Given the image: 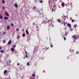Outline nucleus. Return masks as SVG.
Segmentation results:
<instances>
[{
	"label": "nucleus",
	"mask_w": 79,
	"mask_h": 79,
	"mask_svg": "<svg viewBox=\"0 0 79 79\" xmlns=\"http://www.w3.org/2000/svg\"><path fill=\"white\" fill-rule=\"evenodd\" d=\"M45 20H44L42 23L43 24V23L44 24H46V23H47V21L48 19H47V18H45Z\"/></svg>",
	"instance_id": "1"
},
{
	"label": "nucleus",
	"mask_w": 79,
	"mask_h": 79,
	"mask_svg": "<svg viewBox=\"0 0 79 79\" xmlns=\"http://www.w3.org/2000/svg\"><path fill=\"white\" fill-rule=\"evenodd\" d=\"M56 5H55L53 6V8L52 10V11H55V10H56Z\"/></svg>",
	"instance_id": "2"
},
{
	"label": "nucleus",
	"mask_w": 79,
	"mask_h": 79,
	"mask_svg": "<svg viewBox=\"0 0 79 79\" xmlns=\"http://www.w3.org/2000/svg\"><path fill=\"white\" fill-rule=\"evenodd\" d=\"M67 26L68 27H69V28H70V29H71V24H70L69 23H68L67 24Z\"/></svg>",
	"instance_id": "3"
},
{
	"label": "nucleus",
	"mask_w": 79,
	"mask_h": 79,
	"mask_svg": "<svg viewBox=\"0 0 79 79\" xmlns=\"http://www.w3.org/2000/svg\"><path fill=\"white\" fill-rule=\"evenodd\" d=\"M5 15L6 16H9V14L8 13H7L6 11H5Z\"/></svg>",
	"instance_id": "4"
},
{
	"label": "nucleus",
	"mask_w": 79,
	"mask_h": 79,
	"mask_svg": "<svg viewBox=\"0 0 79 79\" xmlns=\"http://www.w3.org/2000/svg\"><path fill=\"white\" fill-rule=\"evenodd\" d=\"M72 37L75 40H77V38H76V36L73 35L72 36Z\"/></svg>",
	"instance_id": "5"
},
{
	"label": "nucleus",
	"mask_w": 79,
	"mask_h": 79,
	"mask_svg": "<svg viewBox=\"0 0 79 79\" xmlns=\"http://www.w3.org/2000/svg\"><path fill=\"white\" fill-rule=\"evenodd\" d=\"M11 44V40H10L8 43L7 44L8 45H10V44Z\"/></svg>",
	"instance_id": "6"
},
{
	"label": "nucleus",
	"mask_w": 79,
	"mask_h": 79,
	"mask_svg": "<svg viewBox=\"0 0 79 79\" xmlns=\"http://www.w3.org/2000/svg\"><path fill=\"white\" fill-rule=\"evenodd\" d=\"M4 20H6V19H8V18L6 16L4 18Z\"/></svg>",
	"instance_id": "7"
},
{
	"label": "nucleus",
	"mask_w": 79,
	"mask_h": 79,
	"mask_svg": "<svg viewBox=\"0 0 79 79\" xmlns=\"http://www.w3.org/2000/svg\"><path fill=\"white\" fill-rule=\"evenodd\" d=\"M11 50L12 52H14V51H15V48H11Z\"/></svg>",
	"instance_id": "8"
},
{
	"label": "nucleus",
	"mask_w": 79,
	"mask_h": 79,
	"mask_svg": "<svg viewBox=\"0 0 79 79\" xmlns=\"http://www.w3.org/2000/svg\"><path fill=\"white\" fill-rule=\"evenodd\" d=\"M26 32L27 34V35H28V34H29V31H27V30H26Z\"/></svg>",
	"instance_id": "9"
},
{
	"label": "nucleus",
	"mask_w": 79,
	"mask_h": 79,
	"mask_svg": "<svg viewBox=\"0 0 79 79\" xmlns=\"http://www.w3.org/2000/svg\"><path fill=\"white\" fill-rule=\"evenodd\" d=\"M50 2H51L52 3H53V2H54V1H53V0H51Z\"/></svg>",
	"instance_id": "10"
},
{
	"label": "nucleus",
	"mask_w": 79,
	"mask_h": 79,
	"mask_svg": "<svg viewBox=\"0 0 79 79\" xmlns=\"http://www.w3.org/2000/svg\"><path fill=\"white\" fill-rule=\"evenodd\" d=\"M53 18H52L50 19V21L51 22V23L53 22Z\"/></svg>",
	"instance_id": "11"
},
{
	"label": "nucleus",
	"mask_w": 79,
	"mask_h": 79,
	"mask_svg": "<svg viewBox=\"0 0 79 79\" xmlns=\"http://www.w3.org/2000/svg\"><path fill=\"white\" fill-rule=\"evenodd\" d=\"M10 26H7V29H10Z\"/></svg>",
	"instance_id": "12"
},
{
	"label": "nucleus",
	"mask_w": 79,
	"mask_h": 79,
	"mask_svg": "<svg viewBox=\"0 0 79 79\" xmlns=\"http://www.w3.org/2000/svg\"><path fill=\"white\" fill-rule=\"evenodd\" d=\"M2 42H3V43H4V44H5V43H6V40H4L2 41Z\"/></svg>",
	"instance_id": "13"
},
{
	"label": "nucleus",
	"mask_w": 79,
	"mask_h": 79,
	"mask_svg": "<svg viewBox=\"0 0 79 79\" xmlns=\"http://www.w3.org/2000/svg\"><path fill=\"white\" fill-rule=\"evenodd\" d=\"M15 6L16 8H18V5L17 4H15L14 5Z\"/></svg>",
	"instance_id": "14"
},
{
	"label": "nucleus",
	"mask_w": 79,
	"mask_h": 79,
	"mask_svg": "<svg viewBox=\"0 0 79 79\" xmlns=\"http://www.w3.org/2000/svg\"><path fill=\"white\" fill-rule=\"evenodd\" d=\"M58 21L59 23H61V20H60V19H58Z\"/></svg>",
	"instance_id": "15"
},
{
	"label": "nucleus",
	"mask_w": 79,
	"mask_h": 79,
	"mask_svg": "<svg viewBox=\"0 0 79 79\" xmlns=\"http://www.w3.org/2000/svg\"><path fill=\"white\" fill-rule=\"evenodd\" d=\"M6 72H7V70H5L4 71V74H6Z\"/></svg>",
	"instance_id": "16"
},
{
	"label": "nucleus",
	"mask_w": 79,
	"mask_h": 79,
	"mask_svg": "<svg viewBox=\"0 0 79 79\" xmlns=\"http://www.w3.org/2000/svg\"><path fill=\"white\" fill-rule=\"evenodd\" d=\"M25 35H26V34H25L23 33L22 34V36L24 37H25Z\"/></svg>",
	"instance_id": "17"
},
{
	"label": "nucleus",
	"mask_w": 79,
	"mask_h": 79,
	"mask_svg": "<svg viewBox=\"0 0 79 79\" xmlns=\"http://www.w3.org/2000/svg\"><path fill=\"white\" fill-rule=\"evenodd\" d=\"M0 18L1 19H3V17L1 15H0Z\"/></svg>",
	"instance_id": "18"
},
{
	"label": "nucleus",
	"mask_w": 79,
	"mask_h": 79,
	"mask_svg": "<svg viewBox=\"0 0 79 79\" xmlns=\"http://www.w3.org/2000/svg\"><path fill=\"white\" fill-rule=\"evenodd\" d=\"M17 39H19V38H20V36H17Z\"/></svg>",
	"instance_id": "19"
},
{
	"label": "nucleus",
	"mask_w": 79,
	"mask_h": 79,
	"mask_svg": "<svg viewBox=\"0 0 79 79\" xmlns=\"http://www.w3.org/2000/svg\"><path fill=\"white\" fill-rule=\"evenodd\" d=\"M6 34V32L5 31H4L3 33V35H5Z\"/></svg>",
	"instance_id": "20"
},
{
	"label": "nucleus",
	"mask_w": 79,
	"mask_h": 79,
	"mask_svg": "<svg viewBox=\"0 0 79 79\" xmlns=\"http://www.w3.org/2000/svg\"><path fill=\"white\" fill-rule=\"evenodd\" d=\"M62 6H64V3H62Z\"/></svg>",
	"instance_id": "21"
},
{
	"label": "nucleus",
	"mask_w": 79,
	"mask_h": 79,
	"mask_svg": "<svg viewBox=\"0 0 79 79\" xmlns=\"http://www.w3.org/2000/svg\"><path fill=\"white\" fill-rule=\"evenodd\" d=\"M5 6H2V9H3V10H4L5 9Z\"/></svg>",
	"instance_id": "22"
},
{
	"label": "nucleus",
	"mask_w": 79,
	"mask_h": 79,
	"mask_svg": "<svg viewBox=\"0 0 79 79\" xmlns=\"http://www.w3.org/2000/svg\"><path fill=\"white\" fill-rule=\"evenodd\" d=\"M76 26H77V25H75V26L74 27H75V29H76Z\"/></svg>",
	"instance_id": "23"
},
{
	"label": "nucleus",
	"mask_w": 79,
	"mask_h": 79,
	"mask_svg": "<svg viewBox=\"0 0 79 79\" xmlns=\"http://www.w3.org/2000/svg\"><path fill=\"white\" fill-rule=\"evenodd\" d=\"M35 74H33L32 75V77H35Z\"/></svg>",
	"instance_id": "24"
},
{
	"label": "nucleus",
	"mask_w": 79,
	"mask_h": 79,
	"mask_svg": "<svg viewBox=\"0 0 79 79\" xmlns=\"http://www.w3.org/2000/svg\"><path fill=\"white\" fill-rule=\"evenodd\" d=\"M50 47H51V48H52L53 47V45L52 44H51V45H50Z\"/></svg>",
	"instance_id": "25"
},
{
	"label": "nucleus",
	"mask_w": 79,
	"mask_h": 79,
	"mask_svg": "<svg viewBox=\"0 0 79 79\" xmlns=\"http://www.w3.org/2000/svg\"><path fill=\"white\" fill-rule=\"evenodd\" d=\"M27 66H29V62H27Z\"/></svg>",
	"instance_id": "26"
},
{
	"label": "nucleus",
	"mask_w": 79,
	"mask_h": 79,
	"mask_svg": "<svg viewBox=\"0 0 79 79\" xmlns=\"http://www.w3.org/2000/svg\"><path fill=\"white\" fill-rule=\"evenodd\" d=\"M13 48H15V47H16V45H14L13 46Z\"/></svg>",
	"instance_id": "27"
},
{
	"label": "nucleus",
	"mask_w": 79,
	"mask_h": 79,
	"mask_svg": "<svg viewBox=\"0 0 79 79\" xmlns=\"http://www.w3.org/2000/svg\"><path fill=\"white\" fill-rule=\"evenodd\" d=\"M79 54V52H76V54Z\"/></svg>",
	"instance_id": "28"
},
{
	"label": "nucleus",
	"mask_w": 79,
	"mask_h": 79,
	"mask_svg": "<svg viewBox=\"0 0 79 79\" xmlns=\"http://www.w3.org/2000/svg\"><path fill=\"white\" fill-rule=\"evenodd\" d=\"M79 36H76L77 39H78V38H79Z\"/></svg>",
	"instance_id": "29"
},
{
	"label": "nucleus",
	"mask_w": 79,
	"mask_h": 79,
	"mask_svg": "<svg viewBox=\"0 0 79 79\" xmlns=\"http://www.w3.org/2000/svg\"><path fill=\"white\" fill-rule=\"evenodd\" d=\"M2 3H5V1H4V0H2Z\"/></svg>",
	"instance_id": "30"
},
{
	"label": "nucleus",
	"mask_w": 79,
	"mask_h": 79,
	"mask_svg": "<svg viewBox=\"0 0 79 79\" xmlns=\"http://www.w3.org/2000/svg\"><path fill=\"white\" fill-rule=\"evenodd\" d=\"M1 53L3 52H4V51H3L2 50H1Z\"/></svg>",
	"instance_id": "31"
},
{
	"label": "nucleus",
	"mask_w": 79,
	"mask_h": 79,
	"mask_svg": "<svg viewBox=\"0 0 79 79\" xmlns=\"http://www.w3.org/2000/svg\"><path fill=\"white\" fill-rule=\"evenodd\" d=\"M25 57H26V58H28V56H27V55H26L25 56Z\"/></svg>",
	"instance_id": "32"
},
{
	"label": "nucleus",
	"mask_w": 79,
	"mask_h": 79,
	"mask_svg": "<svg viewBox=\"0 0 79 79\" xmlns=\"http://www.w3.org/2000/svg\"><path fill=\"white\" fill-rule=\"evenodd\" d=\"M43 2V1L42 0H41L40 1V3H42Z\"/></svg>",
	"instance_id": "33"
},
{
	"label": "nucleus",
	"mask_w": 79,
	"mask_h": 79,
	"mask_svg": "<svg viewBox=\"0 0 79 79\" xmlns=\"http://www.w3.org/2000/svg\"><path fill=\"white\" fill-rule=\"evenodd\" d=\"M41 16H42V17H41ZM40 16H41V18H42V17H44V16H43V15L42 14H41V15H40Z\"/></svg>",
	"instance_id": "34"
},
{
	"label": "nucleus",
	"mask_w": 79,
	"mask_h": 79,
	"mask_svg": "<svg viewBox=\"0 0 79 79\" xmlns=\"http://www.w3.org/2000/svg\"><path fill=\"white\" fill-rule=\"evenodd\" d=\"M11 25L12 26H13V23H11Z\"/></svg>",
	"instance_id": "35"
},
{
	"label": "nucleus",
	"mask_w": 79,
	"mask_h": 79,
	"mask_svg": "<svg viewBox=\"0 0 79 79\" xmlns=\"http://www.w3.org/2000/svg\"><path fill=\"white\" fill-rule=\"evenodd\" d=\"M16 31H19V29L17 28L16 29Z\"/></svg>",
	"instance_id": "36"
},
{
	"label": "nucleus",
	"mask_w": 79,
	"mask_h": 79,
	"mask_svg": "<svg viewBox=\"0 0 79 79\" xmlns=\"http://www.w3.org/2000/svg\"><path fill=\"white\" fill-rule=\"evenodd\" d=\"M25 53L27 55V52H25Z\"/></svg>",
	"instance_id": "37"
},
{
	"label": "nucleus",
	"mask_w": 79,
	"mask_h": 79,
	"mask_svg": "<svg viewBox=\"0 0 79 79\" xmlns=\"http://www.w3.org/2000/svg\"><path fill=\"white\" fill-rule=\"evenodd\" d=\"M66 35H67V33H65V34L64 36H66Z\"/></svg>",
	"instance_id": "38"
},
{
	"label": "nucleus",
	"mask_w": 79,
	"mask_h": 79,
	"mask_svg": "<svg viewBox=\"0 0 79 79\" xmlns=\"http://www.w3.org/2000/svg\"><path fill=\"white\" fill-rule=\"evenodd\" d=\"M17 66H19V63H17Z\"/></svg>",
	"instance_id": "39"
},
{
	"label": "nucleus",
	"mask_w": 79,
	"mask_h": 79,
	"mask_svg": "<svg viewBox=\"0 0 79 79\" xmlns=\"http://www.w3.org/2000/svg\"><path fill=\"white\" fill-rule=\"evenodd\" d=\"M36 28L37 29H38V28H39V27L37 26H36Z\"/></svg>",
	"instance_id": "40"
},
{
	"label": "nucleus",
	"mask_w": 79,
	"mask_h": 79,
	"mask_svg": "<svg viewBox=\"0 0 79 79\" xmlns=\"http://www.w3.org/2000/svg\"><path fill=\"white\" fill-rule=\"evenodd\" d=\"M67 28L66 27H65L64 29H65V30H66Z\"/></svg>",
	"instance_id": "41"
},
{
	"label": "nucleus",
	"mask_w": 79,
	"mask_h": 79,
	"mask_svg": "<svg viewBox=\"0 0 79 79\" xmlns=\"http://www.w3.org/2000/svg\"><path fill=\"white\" fill-rule=\"evenodd\" d=\"M72 23H73V22H74V20L72 19Z\"/></svg>",
	"instance_id": "42"
},
{
	"label": "nucleus",
	"mask_w": 79,
	"mask_h": 79,
	"mask_svg": "<svg viewBox=\"0 0 79 79\" xmlns=\"http://www.w3.org/2000/svg\"><path fill=\"white\" fill-rule=\"evenodd\" d=\"M64 40H66V37H64Z\"/></svg>",
	"instance_id": "43"
},
{
	"label": "nucleus",
	"mask_w": 79,
	"mask_h": 79,
	"mask_svg": "<svg viewBox=\"0 0 79 79\" xmlns=\"http://www.w3.org/2000/svg\"><path fill=\"white\" fill-rule=\"evenodd\" d=\"M34 9H35V8H36V7H34V8H33Z\"/></svg>",
	"instance_id": "44"
},
{
	"label": "nucleus",
	"mask_w": 79,
	"mask_h": 79,
	"mask_svg": "<svg viewBox=\"0 0 79 79\" xmlns=\"http://www.w3.org/2000/svg\"><path fill=\"white\" fill-rule=\"evenodd\" d=\"M64 26H66V23H64Z\"/></svg>",
	"instance_id": "45"
},
{
	"label": "nucleus",
	"mask_w": 79,
	"mask_h": 79,
	"mask_svg": "<svg viewBox=\"0 0 79 79\" xmlns=\"http://www.w3.org/2000/svg\"><path fill=\"white\" fill-rule=\"evenodd\" d=\"M69 51L70 52H71V49H69Z\"/></svg>",
	"instance_id": "46"
},
{
	"label": "nucleus",
	"mask_w": 79,
	"mask_h": 79,
	"mask_svg": "<svg viewBox=\"0 0 79 79\" xmlns=\"http://www.w3.org/2000/svg\"><path fill=\"white\" fill-rule=\"evenodd\" d=\"M66 33L67 34H68V33H69V31L67 32Z\"/></svg>",
	"instance_id": "47"
},
{
	"label": "nucleus",
	"mask_w": 79,
	"mask_h": 79,
	"mask_svg": "<svg viewBox=\"0 0 79 79\" xmlns=\"http://www.w3.org/2000/svg\"><path fill=\"white\" fill-rule=\"evenodd\" d=\"M11 79V78H10V77L9 78H7V79Z\"/></svg>",
	"instance_id": "48"
},
{
	"label": "nucleus",
	"mask_w": 79,
	"mask_h": 79,
	"mask_svg": "<svg viewBox=\"0 0 79 79\" xmlns=\"http://www.w3.org/2000/svg\"><path fill=\"white\" fill-rule=\"evenodd\" d=\"M64 18H66V16H64Z\"/></svg>",
	"instance_id": "49"
},
{
	"label": "nucleus",
	"mask_w": 79,
	"mask_h": 79,
	"mask_svg": "<svg viewBox=\"0 0 79 79\" xmlns=\"http://www.w3.org/2000/svg\"><path fill=\"white\" fill-rule=\"evenodd\" d=\"M2 48L1 47H0V50H1V49H2Z\"/></svg>",
	"instance_id": "50"
},
{
	"label": "nucleus",
	"mask_w": 79,
	"mask_h": 79,
	"mask_svg": "<svg viewBox=\"0 0 79 79\" xmlns=\"http://www.w3.org/2000/svg\"><path fill=\"white\" fill-rule=\"evenodd\" d=\"M69 57L68 56V57H67V59H69Z\"/></svg>",
	"instance_id": "51"
},
{
	"label": "nucleus",
	"mask_w": 79,
	"mask_h": 79,
	"mask_svg": "<svg viewBox=\"0 0 79 79\" xmlns=\"http://www.w3.org/2000/svg\"><path fill=\"white\" fill-rule=\"evenodd\" d=\"M35 24V23H33V25H34Z\"/></svg>",
	"instance_id": "52"
},
{
	"label": "nucleus",
	"mask_w": 79,
	"mask_h": 79,
	"mask_svg": "<svg viewBox=\"0 0 79 79\" xmlns=\"http://www.w3.org/2000/svg\"><path fill=\"white\" fill-rule=\"evenodd\" d=\"M9 63H11V60H10L9 61Z\"/></svg>",
	"instance_id": "53"
},
{
	"label": "nucleus",
	"mask_w": 79,
	"mask_h": 79,
	"mask_svg": "<svg viewBox=\"0 0 79 79\" xmlns=\"http://www.w3.org/2000/svg\"><path fill=\"white\" fill-rule=\"evenodd\" d=\"M22 31H24V29H23Z\"/></svg>",
	"instance_id": "54"
},
{
	"label": "nucleus",
	"mask_w": 79,
	"mask_h": 79,
	"mask_svg": "<svg viewBox=\"0 0 79 79\" xmlns=\"http://www.w3.org/2000/svg\"><path fill=\"white\" fill-rule=\"evenodd\" d=\"M23 58H24V59H25V57H23Z\"/></svg>",
	"instance_id": "55"
},
{
	"label": "nucleus",
	"mask_w": 79,
	"mask_h": 79,
	"mask_svg": "<svg viewBox=\"0 0 79 79\" xmlns=\"http://www.w3.org/2000/svg\"><path fill=\"white\" fill-rule=\"evenodd\" d=\"M65 23V24H67V22Z\"/></svg>",
	"instance_id": "56"
},
{
	"label": "nucleus",
	"mask_w": 79,
	"mask_h": 79,
	"mask_svg": "<svg viewBox=\"0 0 79 79\" xmlns=\"http://www.w3.org/2000/svg\"><path fill=\"white\" fill-rule=\"evenodd\" d=\"M46 49H48V48H47Z\"/></svg>",
	"instance_id": "57"
},
{
	"label": "nucleus",
	"mask_w": 79,
	"mask_h": 79,
	"mask_svg": "<svg viewBox=\"0 0 79 79\" xmlns=\"http://www.w3.org/2000/svg\"><path fill=\"white\" fill-rule=\"evenodd\" d=\"M64 20H66V19H64Z\"/></svg>",
	"instance_id": "58"
},
{
	"label": "nucleus",
	"mask_w": 79,
	"mask_h": 79,
	"mask_svg": "<svg viewBox=\"0 0 79 79\" xmlns=\"http://www.w3.org/2000/svg\"><path fill=\"white\" fill-rule=\"evenodd\" d=\"M38 31V30L37 29H36V31Z\"/></svg>",
	"instance_id": "59"
},
{
	"label": "nucleus",
	"mask_w": 79,
	"mask_h": 79,
	"mask_svg": "<svg viewBox=\"0 0 79 79\" xmlns=\"http://www.w3.org/2000/svg\"><path fill=\"white\" fill-rule=\"evenodd\" d=\"M72 30H71V31H72Z\"/></svg>",
	"instance_id": "60"
},
{
	"label": "nucleus",
	"mask_w": 79,
	"mask_h": 79,
	"mask_svg": "<svg viewBox=\"0 0 79 79\" xmlns=\"http://www.w3.org/2000/svg\"><path fill=\"white\" fill-rule=\"evenodd\" d=\"M23 76L22 77V78H23Z\"/></svg>",
	"instance_id": "61"
},
{
	"label": "nucleus",
	"mask_w": 79,
	"mask_h": 79,
	"mask_svg": "<svg viewBox=\"0 0 79 79\" xmlns=\"http://www.w3.org/2000/svg\"><path fill=\"white\" fill-rule=\"evenodd\" d=\"M35 26H37V24H36V25H35Z\"/></svg>",
	"instance_id": "62"
},
{
	"label": "nucleus",
	"mask_w": 79,
	"mask_h": 79,
	"mask_svg": "<svg viewBox=\"0 0 79 79\" xmlns=\"http://www.w3.org/2000/svg\"><path fill=\"white\" fill-rule=\"evenodd\" d=\"M10 76V75H9V76Z\"/></svg>",
	"instance_id": "63"
}]
</instances>
